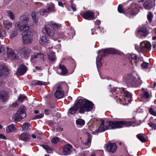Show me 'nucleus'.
I'll list each match as a JSON object with an SVG mask.
<instances>
[{
	"instance_id": "obj_1",
	"label": "nucleus",
	"mask_w": 156,
	"mask_h": 156,
	"mask_svg": "<svg viewBox=\"0 0 156 156\" xmlns=\"http://www.w3.org/2000/svg\"><path fill=\"white\" fill-rule=\"evenodd\" d=\"M76 106H74L69 108L68 113L73 114L77 111V108H79V112L83 114L85 111H91L94 107V104L92 102L84 98L78 99L76 103Z\"/></svg>"
},
{
	"instance_id": "obj_2",
	"label": "nucleus",
	"mask_w": 156,
	"mask_h": 156,
	"mask_svg": "<svg viewBox=\"0 0 156 156\" xmlns=\"http://www.w3.org/2000/svg\"><path fill=\"white\" fill-rule=\"evenodd\" d=\"M105 123L104 121L102 120L98 129L95 130L96 133H101L112 129L121 128L123 126H127L130 124L129 122L124 121H108Z\"/></svg>"
},
{
	"instance_id": "obj_3",
	"label": "nucleus",
	"mask_w": 156,
	"mask_h": 156,
	"mask_svg": "<svg viewBox=\"0 0 156 156\" xmlns=\"http://www.w3.org/2000/svg\"><path fill=\"white\" fill-rule=\"evenodd\" d=\"M68 87V85L65 82L61 83L57 85L54 95L56 98L60 99L64 96V89Z\"/></svg>"
},
{
	"instance_id": "obj_4",
	"label": "nucleus",
	"mask_w": 156,
	"mask_h": 156,
	"mask_svg": "<svg viewBox=\"0 0 156 156\" xmlns=\"http://www.w3.org/2000/svg\"><path fill=\"white\" fill-rule=\"evenodd\" d=\"M23 43L27 44L31 42L32 41V34L30 31L22 33Z\"/></svg>"
},
{
	"instance_id": "obj_5",
	"label": "nucleus",
	"mask_w": 156,
	"mask_h": 156,
	"mask_svg": "<svg viewBox=\"0 0 156 156\" xmlns=\"http://www.w3.org/2000/svg\"><path fill=\"white\" fill-rule=\"evenodd\" d=\"M17 51L22 57H25L29 55L31 52V49L28 47H24L19 49L17 50Z\"/></svg>"
},
{
	"instance_id": "obj_6",
	"label": "nucleus",
	"mask_w": 156,
	"mask_h": 156,
	"mask_svg": "<svg viewBox=\"0 0 156 156\" xmlns=\"http://www.w3.org/2000/svg\"><path fill=\"white\" fill-rule=\"evenodd\" d=\"M124 80L127 83L134 82L137 85H140L142 83V82L140 78H139L138 80L136 81V78L134 77H133L131 75L126 76L124 78Z\"/></svg>"
},
{
	"instance_id": "obj_7",
	"label": "nucleus",
	"mask_w": 156,
	"mask_h": 156,
	"mask_svg": "<svg viewBox=\"0 0 156 156\" xmlns=\"http://www.w3.org/2000/svg\"><path fill=\"white\" fill-rule=\"evenodd\" d=\"M140 48L141 51L145 52L150 51L151 48L150 43L147 41H142L140 44Z\"/></svg>"
},
{
	"instance_id": "obj_8",
	"label": "nucleus",
	"mask_w": 156,
	"mask_h": 156,
	"mask_svg": "<svg viewBox=\"0 0 156 156\" xmlns=\"http://www.w3.org/2000/svg\"><path fill=\"white\" fill-rule=\"evenodd\" d=\"M8 74V70L7 66L5 64H1L0 65V77L2 78L5 77Z\"/></svg>"
},
{
	"instance_id": "obj_9",
	"label": "nucleus",
	"mask_w": 156,
	"mask_h": 156,
	"mask_svg": "<svg viewBox=\"0 0 156 156\" xmlns=\"http://www.w3.org/2000/svg\"><path fill=\"white\" fill-rule=\"evenodd\" d=\"M43 33L46 34L49 36H52L54 34L53 30L51 28L49 24H47L45 25L42 30Z\"/></svg>"
},
{
	"instance_id": "obj_10",
	"label": "nucleus",
	"mask_w": 156,
	"mask_h": 156,
	"mask_svg": "<svg viewBox=\"0 0 156 156\" xmlns=\"http://www.w3.org/2000/svg\"><path fill=\"white\" fill-rule=\"evenodd\" d=\"M82 16L87 20H92L94 18V13L92 11L88 10L82 15Z\"/></svg>"
},
{
	"instance_id": "obj_11",
	"label": "nucleus",
	"mask_w": 156,
	"mask_h": 156,
	"mask_svg": "<svg viewBox=\"0 0 156 156\" xmlns=\"http://www.w3.org/2000/svg\"><path fill=\"white\" fill-rule=\"evenodd\" d=\"M148 32L145 27L140 26L139 27L136 32L137 35L145 36L148 34Z\"/></svg>"
},
{
	"instance_id": "obj_12",
	"label": "nucleus",
	"mask_w": 156,
	"mask_h": 156,
	"mask_svg": "<svg viewBox=\"0 0 156 156\" xmlns=\"http://www.w3.org/2000/svg\"><path fill=\"white\" fill-rule=\"evenodd\" d=\"M9 96L7 93L3 90H0V100L2 102L7 101L9 99Z\"/></svg>"
},
{
	"instance_id": "obj_13",
	"label": "nucleus",
	"mask_w": 156,
	"mask_h": 156,
	"mask_svg": "<svg viewBox=\"0 0 156 156\" xmlns=\"http://www.w3.org/2000/svg\"><path fill=\"white\" fill-rule=\"evenodd\" d=\"M7 54L9 58L12 59H17L18 58V55L15 54L11 48H7Z\"/></svg>"
},
{
	"instance_id": "obj_14",
	"label": "nucleus",
	"mask_w": 156,
	"mask_h": 156,
	"mask_svg": "<svg viewBox=\"0 0 156 156\" xmlns=\"http://www.w3.org/2000/svg\"><path fill=\"white\" fill-rule=\"evenodd\" d=\"M100 53H101V56L103 57L108 54H115L116 53V51L113 48H110L106 49L104 50L100 51Z\"/></svg>"
},
{
	"instance_id": "obj_15",
	"label": "nucleus",
	"mask_w": 156,
	"mask_h": 156,
	"mask_svg": "<svg viewBox=\"0 0 156 156\" xmlns=\"http://www.w3.org/2000/svg\"><path fill=\"white\" fill-rule=\"evenodd\" d=\"M107 148L109 152L114 153L117 150V147L115 143H109L107 146Z\"/></svg>"
},
{
	"instance_id": "obj_16",
	"label": "nucleus",
	"mask_w": 156,
	"mask_h": 156,
	"mask_svg": "<svg viewBox=\"0 0 156 156\" xmlns=\"http://www.w3.org/2000/svg\"><path fill=\"white\" fill-rule=\"evenodd\" d=\"M19 24V23H16L15 25V27L19 30L21 31H25L29 29L28 26L26 24Z\"/></svg>"
},
{
	"instance_id": "obj_17",
	"label": "nucleus",
	"mask_w": 156,
	"mask_h": 156,
	"mask_svg": "<svg viewBox=\"0 0 156 156\" xmlns=\"http://www.w3.org/2000/svg\"><path fill=\"white\" fill-rule=\"evenodd\" d=\"M27 70V69L25 66L21 65L18 68L16 74L20 75H23L26 72Z\"/></svg>"
},
{
	"instance_id": "obj_18",
	"label": "nucleus",
	"mask_w": 156,
	"mask_h": 156,
	"mask_svg": "<svg viewBox=\"0 0 156 156\" xmlns=\"http://www.w3.org/2000/svg\"><path fill=\"white\" fill-rule=\"evenodd\" d=\"M140 8V6L138 4H133L132 5V8L130 10V13L132 15L136 14L138 12L139 8Z\"/></svg>"
},
{
	"instance_id": "obj_19",
	"label": "nucleus",
	"mask_w": 156,
	"mask_h": 156,
	"mask_svg": "<svg viewBox=\"0 0 156 156\" xmlns=\"http://www.w3.org/2000/svg\"><path fill=\"white\" fill-rule=\"evenodd\" d=\"M144 6L146 9L150 10L155 6L154 3L151 0L146 1L144 3Z\"/></svg>"
},
{
	"instance_id": "obj_20",
	"label": "nucleus",
	"mask_w": 156,
	"mask_h": 156,
	"mask_svg": "<svg viewBox=\"0 0 156 156\" xmlns=\"http://www.w3.org/2000/svg\"><path fill=\"white\" fill-rule=\"evenodd\" d=\"M72 147V146L69 144H66L63 150V154L65 155H67L71 153V149Z\"/></svg>"
},
{
	"instance_id": "obj_21",
	"label": "nucleus",
	"mask_w": 156,
	"mask_h": 156,
	"mask_svg": "<svg viewBox=\"0 0 156 156\" xmlns=\"http://www.w3.org/2000/svg\"><path fill=\"white\" fill-rule=\"evenodd\" d=\"M45 54V52L44 51H41L39 52H37V56L38 57V61L41 62L45 61L46 57Z\"/></svg>"
},
{
	"instance_id": "obj_22",
	"label": "nucleus",
	"mask_w": 156,
	"mask_h": 156,
	"mask_svg": "<svg viewBox=\"0 0 156 156\" xmlns=\"http://www.w3.org/2000/svg\"><path fill=\"white\" fill-rule=\"evenodd\" d=\"M26 108L25 106H22L20 107L18 109L16 112L21 115L23 117L25 118L26 115Z\"/></svg>"
},
{
	"instance_id": "obj_23",
	"label": "nucleus",
	"mask_w": 156,
	"mask_h": 156,
	"mask_svg": "<svg viewBox=\"0 0 156 156\" xmlns=\"http://www.w3.org/2000/svg\"><path fill=\"white\" fill-rule=\"evenodd\" d=\"M3 23L4 27L7 30H9L13 25L12 23L9 20L3 21Z\"/></svg>"
},
{
	"instance_id": "obj_24",
	"label": "nucleus",
	"mask_w": 156,
	"mask_h": 156,
	"mask_svg": "<svg viewBox=\"0 0 156 156\" xmlns=\"http://www.w3.org/2000/svg\"><path fill=\"white\" fill-rule=\"evenodd\" d=\"M29 18L26 15H23L20 16L19 18V21L16 23H19V24H22L23 23H27Z\"/></svg>"
},
{
	"instance_id": "obj_25",
	"label": "nucleus",
	"mask_w": 156,
	"mask_h": 156,
	"mask_svg": "<svg viewBox=\"0 0 156 156\" xmlns=\"http://www.w3.org/2000/svg\"><path fill=\"white\" fill-rule=\"evenodd\" d=\"M20 137L21 140L27 141L30 140L31 136L30 134L27 133H23L20 135Z\"/></svg>"
},
{
	"instance_id": "obj_26",
	"label": "nucleus",
	"mask_w": 156,
	"mask_h": 156,
	"mask_svg": "<svg viewBox=\"0 0 156 156\" xmlns=\"http://www.w3.org/2000/svg\"><path fill=\"white\" fill-rule=\"evenodd\" d=\"M49 41L48 39L44 35L41 36L39 40V43L41 45H46L49 43Z\"/></svg>"
},
{
	"instance_id": "obj_27",
	"label": "nucleus",
	"mask_w": 156,
	"mask_h": 156,
	"mask_svg": "<svg viewBox=\"0 0 156 156\" xmlns=\"http://www.w3.org/2000/svg\"><path fill=\"white\" fill-rule=\"evenodd\" d=\"M16 129V127L15 125L11 124L6 127V130L7 133H10L15 131Z\"/></svg>"
},
{
	"instance_id": "obj_28",
	"label": "nucleus",
	"mask_w": 156,
	"mask_h": 156,
	"mask_svg": "<svg viewBox=\"0 0 156 156\" xmlns=\"http://www.w3.org/2000/svg\"><path fill=\"white\" fill-rule=\"evenodd\" d=\"M12 118L14 121H20L21 120L24 118L21 115L16 112L12 115Z\"/></svg>"
},
{
	"instance_id": "obj_29",
	"label": "nucleus",
	"mask_w": 156,
	"mask_h": 156,
	"mask_svg": "<svg viewBox=\"0 0 156 156\" xmlns=\"http://www.w3.org/2000/svg\"><path fill=\"white\" fill-rule=\"evenodd\" d=\"M59 70H61L62 72L59 73L60 74L62 75H64L67 73V70L66 67L63 65L60 64L59 65V69L57 70L58 72Z\"/></svg>"
},
{
	"instance_id": "obj_30",
	"label": "nucleus",
	"mask_w": 156,
	"mask_h": 156,
	"mask_svg": "<svg viewBox=\"0 0 156 156\" xmlns=\"http://www.w3.org/2000/svg\"><path fill=\"white\" fill-rule=\"evenodd\" d=\"M121 89V92L123 93L125 97L130 98H132V94L130 93L126 90L124 88H122Z\"/></svg>"
},
{
	"instance_id": "obj_31",
	"label": "nucleus",
	"mask_w": 156,
	"mask_h": 156,
	"mask_svg": "<svg viewBox=\"0 0 156 156\" xmlns=\"http://www.w3.org/2000/svg\"><path fill=\"white\" fill-rule=\"evenodd\" d=\"M54 5L53 3H50L47 6V10L48 12H54L55 11Z\"/></svg>"
},
{
	"instance_id": "obj_32",
	"label": "nucleus",
	"mask_w": 156,
	"mask_h": 156,
	"mask_svg": "<svg viewBox=\"0 0 156 156\" xmlns=\"http://www.w3.org/2000/svg\"><path fill=\"white\" fill-rule=\"evenodd\" d=\"M37 52H35L33 55L31 56V61L32 62L36 63L40 62L38 61V57L37 56Z\"/></svg>"
},
{
	"instance_id": "obj_33",
	"label": "nucleus",
	"mask_w": 156,
	"mask_h": 156,
	"mask_svg": "<svg viewBox=\"0 0 156 156\" xmlns=\"http://www.w3.org/2000/svg\"><path fill=\"white\" fill-rule=\"evenodd\" d=\"M31 128L30 125L28 122L24 123L22 126V129L24 131H27L28 129H30Z\"/></svg>"
},
{
	"instance_id": "obj_34",
	"label": "nucleus",
	"mask_w": 156,
	"mask_h": 156,
	"mask_svg": "<svg viewBox=\"0 0 156 156\" xmlns=\"http://www.w3.org/2000/svg\"><path fill=\"white\" fill-rule=\"evenodd\" d=\"M48 57L49 59L51 62L55 61L56 59V56L54 53L52 52H50L48 55Z\"/></svg>"
},
{
	"instance_id": "obj_35",
	"label": "nucleus",
	"mask_w": 156,
	"mask_h": 156,
	"mask_svg": "<svg viewBox=\"0 0 156 156\" xmlns=\"http://www.w3.org/2000/svg\"><path fill=\"white\" fill-rule=\"evenodd\" d=\"M33 83L34 85H44L45 86L47 84L46 82L37 80L33 81Z\"/></svg>"
},
{
	"instance_id": "obj_36",
	"label": "nucleus",
	"mask_w": 156,
	"mask_h": 156,
	"mask_svg": "<svg viewBox=\"0 0 156 156\" xmlns=\"http://www.w3.org/2000/svg\"><path fill=\"white\" fill-rule=\"evenodd\" d=\"M6 35V30L3 28L0 29V38H3L5 37Z\"/></svg>"
},
{
	"instance_id": "obj_37",
	"label": "nucleus",
	"mask_w": 156,
	"mask_h": 156,
	"mask_svg": "<svg viewBox=\"0 0 156 156\" xmlns=\"http://www.w3.org/2000/svg\"><path fill=\"white\" fill-rule=\"evenodd\" d=\"M137 138L142 142L144 143L146 142V139L144 137L143 134L140 133L137 135Z\"/></svg>"
},
{
	"instance_id": "obj_38",
	"label": "nucleus",
	"mask_w": 156,
	"mask_h": 156,
	"mask_svg": "<svg viewBox=\"0 0 156 156\" xmlns=\"http://www.w3.org/2000/svg\"><path fill=\"white\" fill-rule=\"evenodd\" d=\"M51 24L55 28H60L61 25L60 23H56L53 21H51L50 22Z\"/></svg>"
},
{
	"instance_id": "obj_39",
	"label": "nucleus",
	"mask_w": 156,
	"mask_h": 156,
	"mask_svg": "<svg viewBox=\"0 0 156 156\" xmlns=\"http://www.w3.org/2000/svg\"><path fill=\"white\" fill-rule=\"evenodd\" d=\"M128 57L129 60L130 61L133 60L134 61L135 63L136 62L135 61L136 59L137 58L136 55L134 54H129Z\"/></svg>"
},
{
	"instance_id": "obj_40",
	"label": "nucleus",
	"mask_w": 156,
	"mask_h": 156,
	"mask_svg": "<svg viewBox=\"0 0 156 156\" xmlns=\"http://www.w3.org/2000/svg\"><path fill=\"white\" fill-rule=\"evenodd\" d=\"M42 147L46 150V152L49 153H51L52 151V149L51 148L46 145H42Z\"/></svg>"
},
{
	"instance_id": "obj_41",
	"label": "nucleus",
	"mask_w": 156,
	"mask_h": 156,
	"mask_svg": "<svg viewBox=\"0 0 156 156\" xmlns=\"http://www.w3.org/2000/svg\"><path fill=\"white\" fill-rule=\"evenodd\" d=\"M7 15L9 17V18L12 20H13L15 19V16L13 13V12L11 11L8 10L7 11Z\"/></svg>"
},
{
	"instance_id": "obj_42",
	"label": "nucleus",
	"mask_w": 156,
	"mask_h": 156,
	"mask_svg": "<svg viewBox=\"0 0 156 156\" xmlns=\"http://www.w3.org/2000/svg\"><path fill=\"white\" fill-rule=\"evenodd\" d=\"M76 123L77 125L83 126L85 124V121L82 119H79L76 120Z\"/></svg>"
},
{
	"instance_id": "obj_43",
	"label": "nucleus",
	"mask_w": 156,
	"mask_h": 156,
	"mask_svg": "<svg viewBox=\"0 0 156 156\" xmlns=\"http://www.w3.org/2000/svg\"><path fill=\"white\" fill-rule=\"evenodd\" d=\"M102 60L101 58H99V55L97 58L96 64L97 66L98 67H100L102 65L101 61Z\"/></svg>"
},
{
	"instance_id": "obj_44",
	"label": "nucleus",
	"mask_w": 156,
	"mask_h": 156,
	"mask_svg": "<svg viewBox=\"0 0 156 156\" xmlns=\"http://www.w3.org/2000/svg\"><path fill=\"white\" fill-rule=\"evenodd\" d=\"M26 97L23 95H20L17 100L20 103H22Z\"/></svg>"
},
{
	"instance_id": "obj_45",
	"label": "nucleus",
	"mask_w": 156,
	"mask_h": 156,
	"mask_svg": "<svg viewBox=\"0 0 156 156\" xmlns=\"http://www.w3.org/2000/svg\"><path fill=\"white\" fill-rule=\"evenodd\" d=\"M37 13L35 12H33L31 13V16L35 23H37L38 22V19L36 17Z\"/></svg>"
},
{
	"instance_id": "obj_46",
	"label": "nucleus",
	"mask_w": 156,
	"mask_h": 156,
	"mask_svg": "<svg viewBox=\"0 0 156 156\" xmlns=\"http://www.w3.org/2000/svg\"><path fill=\"white\" fill-rule=\"evenodd\" d=\"M17 34V30H15L12 31L10 35V38H12L15 37L16 36Z\"/></svg>"
},
{
	"instance_id": "obj_47",
	"label": "nucleus",
	"mask_w": 156,
	"mask_h": 156,
	"mask_svg": "<svg viewBox=\"0 0 156 156\" xmlns=\"http://www.w3.org/2000/svg\"><path fill=\"white\" fill-rule=\"evenodd\" d=\"M147 19L150 23H151L152 21V18L153 17V16L151 12H148L147 16Z\"/></svg>"
},
{
	"instance_id": "obj_48",
	"label": "nucleus",
	"mask_w": 156,
	"mask_h": 156,
	"mask_svg": "<svg viewBox=\"0 0 156 156\" xmlns=\"http://www.w3.org/2000/svg\"><path fill=\"white\" fill-rule=\"evenodd\" d=\"M59 138L57 137H54L51 140V142L53 144H56L59 141Z\"/></svg>"
},
{
	"instance_id": "obj_49",
	"label": "nucleus",
	"mask_w": 156,
	"mask_h": 156,
	"mask_svg": "<svg viewBox=\"0 0 156 156\" xmlns=\"http://www.w3.org/2000/svg\"><path fill=\"white\" fill-rule=\"evenodd\" d=\"M149 64V63L144 62L141 64V66L143 68L146 69L148 68Z\"/></svg>"
},
{
	"instance_id": "obj_50",
	"label": "nucleus",
	"mask_w": 156,
	"mask_h": 156,
	"mask_svg": "<svg viewBox=\"0 0 156 156\" xmlns=\"http://www.w3.org/2000/svg\"><path fill=\"white\" fill-rule=\"evenodd\" d=\"M118 10L119 12L120 13H124V11L123 7L121 5H119L118 8Z\"/></svg>"
},
{
	"instance_id": "obj_51",
	"label": "nucleus",
	"mask_w": 156,
	"mask_h": 156,
	"mask_svg": "<svg viewBox=\"0 0 156 156\" xmlns=\"http://www.w3.org/2000/svg\"><path fill=\"white\" fill-rule=\"evenodd\" d=\"M40 13L41 15H45L46 13L48 12L47 10L44 9H42L40 11Z\"/></svg>"
},
{
	"instance_id": "obj_52",
	"label": "nucleus",
	"mask_w": 156,
	"mask_h": 156,
	"mask_svg": "<svg viewBox=\"0 0 156 156\" xmlns=\"http://www.w3.org/2000/svg\"><path fill=\"white\" fill-rule=\"evenodd\" d=\"M149 112L151 114L154 116H156V112H155L152 108H150Z\"/></svg>"
},
{
	"instance_id": "obj_53",
	"label": "nucleus",
	"mask_w": 156,
	"mask_h": 156,
	"mask_svg": "<svg viewBox=\"0 0 156 156\" xmlns=\"http://www.w3.org/2000/svg\"><path fill=\"white\" fill-rule=\"evenodd\" d=\"M44 115L42 114H39L36 115L34 118V119H40L42 118Z\"/></svg>"
},
{
	"instance_id": "obj_54",
	"label": "nucleus",
	"mask_w": 156,
	"mask_h": 156,
	"mask_svg": "<svg viewBox=\"0 0 156 156\" xmlns=\"http://www.w3.org/2000/svg\"><path fill=\"white\" fill-rule=\"evenodd\" d=\"M91 141L89 139L87 140V142L85 143V145L86 146V148H87L89 147L90 145Z\"/></svg>"
},
{
	"instance_id": "obj_55",
	"label": "nucleus",
	"mask_w": 156,
	"mask_h": 156,
	"mask_svg": "<svg viewBox=\"0 0 156 156\" xmlns=\"http://www.w3.org/2000/svg\"><path fill=\"white\" fill-rule=\"evenodd\" d=\"M18 101L17 100L15 102L13 103L12 104V106L13 108H16L17 107L19 104V103H18Z\"/></svg>"
},
{
	"instance_id": "obj_56",
	"label": "nucleus",
	"mask_w": 156,
	"mask_h": 156,
	"mask_svg": "<svg viewBox=\"0 0 156 156\" xmlns=\"http://www.w3.org/2000/svg\"><path fill=\"white\" fill-rule=\"evenodd\" d=\"M2 52V53H4L5 52V49L3 46H0V54Z\"/></svg>"
},
{
	"instance_id": "obj_57",
	"label": "nucleus",
	"mask_w": 156,
	"mask_h": 156,
	"mask_svg": "<svg viewBox=\"0 0 156 156\" xmlns=\"http://www.w3.org/2000/svg\"><path fill=\"white\" fill-rule=\"evenodd\" d=\"M119 90H120L119 88H118L117 87H116L115 88H113L111 90V92L112 93H115V92H118Z\"/></svg>"
},
{
	"instance_id": "obj_58",
	"label": "nucleus",
	"mask_w": 156,
	"mask_h": 156,
	"mask_svg": "<svg viewBox=\"0 0 156 156\" xmlns=\"http://www.w3.org/2000/svg\"><path fill=\"white\" fill-rule=\"evenodd\" d=\"M149 124L150 126L154 128V129H156V126L153 123L151 122H150L149 123Z\"/></svg>"
},
{
	"instance_id": "obj_59",
	"label": "nucleus",
	"mask_w": 156,
	"mask_h": 156,
	"mask_svg": "<svg viewBox=\"0 0 156 156\" xmlns=\"http://www.w3.org/2000/svg\"><path fill=\"white\" fill-rule=\"evenodd\" d=\"M71 7L73 11H76V5H75L72 4L71 5Z\"/></svg>"
},
{
	"instance_id": "obj_60",
	"label": "nucleus",
	"mask_w": 156,
	"mask_h": 156,
	"mask_svg": "<svg viewBox=\"0 0 156 156\" xmlns=\"http://www.w3.org/2000/svg\"><path fill=\"white\" fill-rule=\"evenodd\" d=\"M144 96L146 98H148L149 97V95L148 93L147 92H144Z\"/></svg>"
},
{
	"instance_id": "obj_61",
	"label": "nucleus",
	"mask_w": 156,
	"mask_h": 156,
	"mask_svg": "<svg viewBox=\"0 0 156 156\" xmlns=\"http://www.w3.org/2000/svg\"><path fill=\"white\" fill-rule=\"evenodd\" d=\"M0 138L4 140L6 139V137L4 135L2 134H0Z\"/></svg>"
},
{
	"instance_id": "obj_62",
	"label": "nucleus",
	"mask_w": 156,
	"mask_h": 156,
	"mask_svg": "<svg viewBox=\"0 0 156 156\" xmlns=\"http://www.w3.org/2000/svg\"><path fill=\"white\" fill-rule=\"evenodd\" d=\"M50 111L49 109H45L44 110L45 113L46 115H48L50 113Z\"/></svg>"
},
{
	"instance_id": "obj_63",
	"label": "nucleus",
	"mask_w": 156,
	"mask_h": 156,
	"mask_svg": "<svg viewBox=\"0 0 156 156\" xmlns=\"http://www.w3.org/2000/svg\"><path fill=\"white\" fill-rule=\"evenodd\" d=\"M98 152L99 154H100L101 156H102L103 154H104L103 151L102 150H99L98 151Z\"/></svg>"
},
{
	"instance_id": "obj_64",
	"label": "nucleus",
	"mask_w": 156,
	"mask_h": 156,
	"mask_svg": "<svg viewBox=\"0 0 156 156\" xmlns=\"http://www.w3.org/2000/svg\"><path fill=\"white\" fill-rule=\"evenodd\" d=\"M58 5L59 6L62 7H64L63 4L61 2H58Z\"/></svg>"
}]
</instances>
